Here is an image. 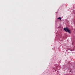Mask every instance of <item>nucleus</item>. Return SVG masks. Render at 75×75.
Segmentation results:
<instances>
[{"label":"nucleus","instance_id":"nucleus-1","mask_svg":"<svg viewBox=\"0 0 75 75\" xmlns=\"http://www.w3.org/2000/svg\"><path fill=\"white\" fill-rule=\"evenodd\" d=\"M64 30L65 31H66V32H68L69 34L71 33V31L69 30V29H68V28H64Z\"/></svg>","mask_w":75,"mask_h":75},{"label":"nucleus","instance_id":"nucleus-2","mask_svg":"<svg viewBox=\"0 0 75 75\" xmlns=\"http://www.w3.org/2000/svg\"><path fill=\"white\" fill-rule=\"evenodd\" d=\"M57 19H59L60 20H61V18L60 17H59L58 18H57Z\"/></svg>","mask_w":75,"mask_h":75},{"label":"nucleus","instance_id":"nucleus-3","mask_svg":"<svg viewBox=\"0 0 75 75\" xmlns=\"http://www.w3.org/2000/svg\"><path fill=\"white\" fill-rule=\"evenodd\" d=\"M70 71V72H71V71Z\"/></svg>","mask_w":75,"mask_h":75}]
</instances>
